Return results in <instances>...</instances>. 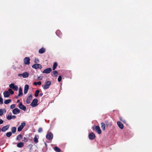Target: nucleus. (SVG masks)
Wrapping results in <instances>:
<instances>
[{"label":"nucleus","mask_w":152,"mask_h":152,"mask_svg":"<svg viewBox=\"0 0 152 152\" xmlns=\"http://www.w3.org/2000/svg\"><path fill=\"white\" fill-rule=\"evenodd\" d=\"M29 74L27 72H25L23 74H19L18 75V76L19 77L22 76L23 78H26L28 77Z\"/></svg>","instance_id":"nucleus-1"},{"label":"nucleus","mask_w":152,"mask_h":152,"mask_svg":"<svg viewBox=\"0 0 152 152\" xmlns=\"http://www.w3.org/2000/svg\"><path fill=\"white\" fill-rule=\"evenodd\" d=\"M51 83L50 81H47L45 82V85L43 87L44 89H47L49 88V86L51 85Z\"/></svg>","instance_id":"nucleus-2"},{"label":"nucleus","mask_w":152,"mask_h":152,"mask_svg":"<svg viewBox=\"0 0 152 152\" xmlns=\"http://www.w3.org/2000/svg\"><path fill=\"white\" fill-rule=\"evenodd\" d=\"M30 59L28 57H26L23 60V61L24 64L26 65H29L30 62Z\"/></svg>","instance_id":"nucleus-3"},{"label":"nucleus","mask_w":152,"mask_h":152,"mask_svg":"<svg viewBox=\"0 0 152 152\" xmlns=\"http://www.w3.org/2000/svg\"><path fill=\"white\" fill-rule=\"evenodd\" d=\"M37 102L38 100L37 99H34L30 105L32 107H34L37 105Z\"/></svg>","instance_id":"nucleus-4"},{"label":"nucleus","mask_w":152,"mask_h":152,"mask_svg":"<svg viewBox=\"0 0 152 152\" xmlns=\"http://www.w3.org/2000/svg\"><path fill=\"white\" fill-rule=\"evenodd\" d=\"M46 138L48 140H52L53 138V134L51 132H48L46 135Z\"/></svg>","instance_id":"nucleus-5"},{"label":"nucleus","mask_w":152,"mask_h":152,"mask_svg":"<svg viewBox=\"0 0 152 152\" xmlns=\"http://www.w3.org/2000/svg\"><path fill=\"white\" fill-rule=\"evenodd\" d=\"M26 124L25 122L21 123L20 125L18 127V131L20 132L22 130L24 127L25 126Z\"/></svg>","instance_id":"nucleus-6"},{"label":"nucleus","mask_w":152,"mask_h":152,"mask_svg":"<svg viewBox=\"0 0 152 152\" xmlns=\"http://www.w3.org/2000/svg\"><path fill=\"white\" fill-rule=\"evenodd\" d=\"M18 107L21 110L25 111L26 110V107L23 105L22 102H20L18 106Z\"/></svg>","instance_id":"nucleus-7"},{"label":"nucleus","mask_w":152,"mask_h":152,"mask_svg":"<svg viewBox=\"0 0 152 152\" xmlns=\"http://www.w3.org/2000/svg\"><path fill=\"white\" fill-rule=\"evenodd\" d=\"M93 129H95L96 130V132L98 134H100L101 133V130L99 126H96L95 127V128L93 127Z\"/></svg>","instance_id":"nucleus-8"},{"label":"nucleus","mask_w":152,"mask_h":152,"mask_svg":"<svg viewBox=\"0 0 152 152\" xmlns=\"http://www.w3.org/2000/svg\"><path fill=\"white\" fill-rule=\"evenodd\" d=\"M6 118L8 120H10L12 119H15L16 118V117L14 115H7Z\"/></svg>","instance_id":"nucleus-9"},{"label":"nucleus","mask_w":152,"mask_h":152,"mask_svg":"<svg viewBox=\"0 0 152 152\" xmlns=\"http://www.w3.org/2000/svg\"><path fill=\"white\" fill-rule=\"evenodd\" d=\"M95 137L94 134L93 132L90 133L88 135V137L90 140H94Z\"/></svg>","instance_id":"nucleus-10"},{"label":"nucleus","mask_w":152,"mask_h":152,"mask_svg":"<svg viewBox=\"0 0 152 152\" xmlns=\"http://www.w3.org/2000/svg\"><path fill=\"white\" fill-rule=\"evenodd\" d=\"M12 112L14 114H18L20 113V110L18 108H15L12 110Z\"/></svg>","instance_id":"nucleus-11"},{"label":"nucleus","mask_w":152,"mask_h":152,"mask_svg":"<svg viewBox=\"0 0 152 152\" xmlns=\"http://www.w3.org/2000/svg\"><path fill=\"white\" fill-rule=\"evenodd\" d=\"M51 69L50 68H49L44 70L43 71L42 73H49L51 72Z\"/></svg>","instance_id":"nucleus-12"},{"label":"nucleus","mask_w":152,"mask_h":152,"mask_svg":"<svg viewBox=\"0 0 152 152\" xmlns=\"http://www.w3.org/2000/svg\"><path fill=\"white\" fill-rule=\"evenodd\" d=\"M3 95L5 98H8L10 94L8 91H6L3 93Z\"/></svg>","instance_id":"nucleus-13"},{"label":"nucleus","mask_w":152,"mask_h":152,"mask_svg":"<svg viewBox=\"0 0 152 152\" xmlns=\"http://www.w3.org/2000/svg\"><path fill=\"white\" fill-rule=\"evenodd\" d=\"M32 99V96L31 94L27 98L26 100V102L27 104H29L30 103L31 100Z\"/></svg>","instance_id":"nucleus-14"},{"label":"nucleus","mask_w":152,"mask_h":152,"mask_svg":"<svg viewBox=\"0 0 152 152\" xmlns=\"http://www.w3.org/2000/svg\"><path fill=\"white\" fill-rule=\"evenodd\" d=\"M29 89V86L28 85H26L24 86V94H26Z\"/></svg>","instance_id":"nucleus-15"},{"label":"nucleus","mask_w":152,"mask_h":152,"mask_svg":"<svg viewBox=\"0 0 152 152\" xmlns=\"http://www.w3.org/2000/svg\"><path fill=\"white\" fill-rule=\"evenodd\" d=\"M9 125L4 126L2 128L1 130L3 132H5L9 129Z\"/></svg>","instance_id":"nucleus-16"},{"label":"nucleus","mask_w":152,"mask_h":152,"mask_svg":"<svg viewBox=\"0 0 152 152\" xmlns=\"http://www.w3.org/2000/svg\"><path fill=\"white\" fill-rule=\"evenodd\" d=\"M117 124L118 126L121 129H122L124 128V126L123 124L120 121H118L117 122Z\"/></svg>","instance_id":"nucleus-17"},{"label":"nucleus","mask_w":152,"mask_h":152,"mask_svg":"<svg viewBox=\"0 0 152 152\" xmlns=\"http://www.w3.org/2000/svg\"><path fill=\"white\" fill-rule=\"evenodd\" d=\"M45 48H42L39 50V53L40 54H42L44 53L45 52Z\"/></svg>","instance_id":"nucleus-18"},{"label":"nucleus","mask_w":152,"mask_h":152,"mask_svg":"<svg viewBox=\"0 0 152 152\" xmlns=\"http://www.w3.org/2000/svg\"><path fill=\"white\" fill-rule=\"evenodd\" d=\"M58 75V73L57 71H54L51 73V75L53 77H57Z\"/></svg>","instance_id":"nucleus-19"},{"label":"nucleus","mask_w":152,"mask_h":152,"mask_svg":"<svg viewBox=\"0 0 152 152\" xmlns=\"http://www.w3.org/2000/svg\"><path fill=\"white\" fill-rule=\"evenodd\" d=\"M23 93L22 91V89L21 87H20L19 89L18 96H23Z\"/></svg>","instance_id":"nucleus-20"},{"label":"nucleus","mask_w":152,"mask_h":152,"mask_svg":"<svg viewBox=\"0 0 152 152\" xmlns=\"http://www.w3.org/2000/svg\"><path fill=\"white\" fill-rule=\"evenodd\" d=\"M39 66H40L39 65V64H33L32 66V67L35 69H37L38 68H39Z\"/></svg>","instance_id":"nucleus-21"},{"label":"nucleus","mask_w":152,"mask_h":152,"mask_svg":"<svg viewBox=\"0 0 152 152\" xmlns=\"http://www.w3.org/2000/svg\"><path fill=\"white\" fill-rule=\"evenodd\" d=\"M39 136L38 135H36L35 136V137H34V141L35 142V143H37L38 141V139H39Z\"/></svg>","instance_id":"nucleus-22"},{"label":"nucleus","mask_w":152,"mask_h":152,"mask_svg":"<svg viewBox=\"0 0 152 152\" xmlns=\"http://www.w3.org/2000/svg\"><path fill=\"white\" fill-rule=\"evenodd\" d=\"M24 146L23 143V142H20L17 144V146L18 148H21Z\"/></svg>","instance_id":"nucleus-23"},{"label":"nucleus","mask_w":152,"mask_h":152,"mask_svg":"<svg viewBox=\"0 0 152 152\" xmlns=\"http://www.w3.org/2000/svg\"><path fill=\"white\" fill-rule=\"evenodd\" d=\"M101 128L103 130H105V124L103 122L101 123Z\"/></svg>","instance_id":"nucleus-24"},{"label":"nucleus","mask_w":152,"mask_h":152,"mask_svg":"<svg viewBox=\"0 0 152 152\" xmlns=\"http://www.w3.org/2000/svg\"><path fill=\"white\" fill-rule=\"evenodd\" d=\"M11 131L13 133H15L16 131V128L15 127H13L11 128Z\"/></svg>","instance_id":"nucleus-25"},{"label":"nucleus","mask_w":152,"mask_h":152,"mask_svg":"<svg viewBox=\"0 0 152 152\" xmlns=\"http://www.w3.org/2000/svg\"><path fill=\"white\" fill-rule=\"evenodd\" d=\"M57 66V64L56 62H54L53 63V70H55Z\"/></svg>","instance_id":"nucleus-26"},{"label":"nucleus","mask_w":152,"mask_h":152,"mask_svg":"<svg viewBox=\"0 0 152 152\" xmlns=\"http://www.w3.org/2000/svg\"><path fill=\"white\" fill-rule=\"evenodd\" d=\"M11 101V100L10 99H8L5 100L4 101V103L5 104H7L10 103Z\"/></svg>","instance_id":"nucleus-27"},{"label":"nucleus","mask_w":152,"mask_h":152,"mask_svg":"<svg viewBox=\"0 0 152 152\" xmlns=\"http://www.w3.org/2000/svg\"><path fill=\"white\" fill-rule=\"evenodd\" d=\"M22 136L21 134H20L18 135L17 137V140H20L22 139Z\"/></svg>","instance_id":"nucleus-28"},{"label":"nucleus","mask_w":152,"mask_h":152,"mask_svg":"<svg viewBox=\"0 0 152 152\" xmlns=\"http://www.w3.org/2000/svg\"><path fill=\"white\" fill-rule=\"evenodd\" d=\"M54 150L55 151L57 152H59L61 151L60 149L57 147H54Z\"/></svg>","instance_id":"nucleus-29"},{"label":"nucleus","mask_w":152,"mask_h":152,"mask_svg":"<svg viewBox=\"0 0 152 152\" xmlns=\"http://www.w3.org/2000/svg\"><path fill=\"white\" fill-rule=\"evenodd\" d=\"M39 92V90H37L35 92V96L36 97H37Z\"/></svg>","instance_id":"nucleus-30"},{"label":"nucleus","mask_w":152,"mask_h":152,"mask_svg":"<svg viewBox=\"0 0 152 152\" xmlns=\"http://www.w3.org/2000/svg\"><path fill=\"white\" fill-rule=\"evenodd\" d=\"M12 135V132H8L6 133V136L8 137H10Z\"/></svg>","instance_id":"nucleus-31"},{"label":"nucleus","mask_w":152,"mask_h":152,"mask_svg":"<svg viewBox=\"0 0 152 152\" xmlns=\"http://www.w3.org/2000/svg\"><path fill=\"white\" fill-rule=\"evenodd\" d=\"M34 84L35 86H37V85H40L41 84V83L40 81H38V82H35L34 83Z\"/></svg>","instance_id":"nucleus-32"},{"label":"nucleus","mask_w":152,"mask_h":152,"mask_svg":"<svg viewBox=\"0 0 152 152\" xmlns=\"http://www.w3.org/2000/svg\"><path fill=\"white\" fill-rule=\"evenodd\" d=\"M15 86V84L14 83H11L9 87L11 89V88L13 89V88H14Z\"/></svg>","instance_id":"nucleus-33"},{"label":"nucleus","mask_w":152,"mask_h":152,"mask_svg":"<svg viewBox=\"0 0 152 152\" xmlns=\"http://www.w3.org/2000/svg\"><path fill=\"white\" fill-rule=\"evenodd\" d=\"M8 91L10 92V94H14V91L11 88H9L8 89Z\"/></svg>","instance_id":"nucleus-34"},{"label":"nucleus","mask_w":152,"mask_h":152,"mask_svg":"<svg viewBox=\"0 0 152 152\" xmlns=\"http://www.w3.org/2000/svg\"><path fill=\"white\" fill-rule=\"evenodd\" d=\"M56 33L57 35L59 36V35H60V34H61V32L60 30H58L56 31Z\"/></svg>","instance_id":"nucleus-35"},{"label":"nucleus","mask_w":152,"mask_h":152,"mask_svg":"<svg viewBox=\"0 0 152 152\" xmlns=\"http://www.w3.org/2000/svg\"><path fill=\"white\" fill-rule=\"evenodd\" d=\"M15 91H17L18 89V87L17 86L15 85L13 89Z\"/></svg>","instance_id":"nucleus-36"},{"label":"nucleus","mask_w":152,"mask_h":152,"mask_svg":"<svg viewBox=\"0 0 152 152\" xmlns=\"http://www.w3.org/2000/svg\"><path fill=\"white\" fill-rule=\"evenodd\" d=\"M15 104H12L10 106V108L11 109H13L15 107Z\"/></svg>","instance_id":"nucleus-37"},{"label":"nucleus","mask_w":152,"mask_h":152,"mask_svg":"<svg viewBox=\"0 0 152 152\" xmlns=\"http://www.w3.org/2000/svg\"><path fill=\"white\" fill-rule=\"evenodd\" d=\"M62 79V77L61 76H60L58 77V81L59 82L61 81Z\"/></svg>","instance_id":"nucleus-38"},{"label":"nucleus","mask_w":152,"mask_h":152,"mask_svg":"<svg viewBox=\"0 0 152 152\" xmlns=\"http://www.w3.org/2000/svg\"><path fill=\"white\" fill-rule=\"evenodd\" d=\"M39 62V60L37 58H35L34 61V62L36 64Z\"/></svg>","instance_id":"nucleus-39"},{"label":"nucleus","mask_w":152,"mask_h":152,"mask_svg":"<svg viewBox=\"0 0 152 152\" xmlns=\"http://www.w3.org/2000/svg\"><path fill=\"white\" fill-rule=\"evenodd\" d=\"M3 111L2 109H0V116H1L3 115Z\"/></svg>","instance_id":"nucleus-40"},{"label":"nucleus","mask_w":152,"mask_h":152,"mask_svg":"<svg viewBox=\"0 0 152 152\" xmlns=\"http://www.w3.org/2000/svg\"><path fill=\"white\" fill-rule=\"evenodd\" d=\"M42 129L41 128H39L38 130V132H42Z\"/></svg>","instance_id":"nucleus-41"},{"label":"nucleus","mask_w":152,"mask_h":152,"mask_svg":"<svg viewBox=\"0 0 152 152\" xmlns=\"http://www.w3.org/2000/svg\"><path fill=\"white\" fill-rule=\"evenodd\" d=\"M121 121L122 122L124 123H126V121L124 119H122V120H121Z\"/></svg>","instance_id":"nucleus-42"},{"label":"nucleus","mask_w":152,"mask_h":152,"mask_svg":"<svg viewBox=\"0 0 152 152\" xmlns=\"http://www.w3.org/2000/svg\"><path fill=\"white\" fill-rule=\"evenodd\" d=\"M3 123V121L1 119H0V124H2Z\"/></svg>","instance_id":"nucleus-43"},{"label":"nucleus","mask_w":152,"mask_h":152,"mask_svg":"<svg viewBox=\"0 0 152 152\" xmlns=\"http://www.w3.org/2000/svg\"><path fill=\"white\" fill-rule=\"evenodd\" d=\"M37 78L38 79H40V80H42V77H41L40 76H39V77H37Z\"/></svg>","instance_id":"nucleus-44"},{"label":"nucleus","mask_w":152,"mask_h":152,"mask_svg":"<svg viewBox=\"0 0 152 152\" xmlns=\"http://www.w3.org/2000/svg\"><path fill=\"white\" fill-rule=\"evenodd\" d=\"M43 95V93L42 92H41L40 93L39 95L40 96H42Z\"/></svg>","instance_id":"nucleus-45"},{"label":"nucleus","mask_w":152,"mask_h":152,"mask_svg":"<svg viewBox=\"0 0 152 152\" xmlns=\"http://www.w3.org/2000/svg\"><path fill=\"white\" fill-rule=\"evenodd\" d=\"M39 65L40 66H39V68H40V69H41L42 68V66H41V65L40 64H39Z\"/></svg>","instance_id":"nucleus-46"},{"label":"nucleus","mask_w":152,"mask_h":152,"mask_svg":"<svg viewBox=\"0 0 152 152\" xmlns=\"http://www.w3.org/2000/svg\"><path fill=\"white\" fill-rule=\"evenodd\" d=\"M19 96H18V95L15 97L16 99H18Z\"/></svg>","instance_id":"nucleus-47"},{"label":"nucleus","mask_w":152,"mask_h":152,"mask_svg":"<svg viewBox=\"0 0 152 152\" xmlns=\"http://www.w3.org/2000/svg\"><path fill=\"white\" fill-rule=\"evenodd\" d=\"M120 119L121 121V120H122V119H123L122 118H120Z\"/></svg>","instance_id":"nucleus-48"},{"label":"nucleus","mask_w":152,"mask_h":152,"mask_svg":"<svg viewBox=\"0 0 152 152\" xmlns=\"http://www.w3.org/2000/svg\"><path fill=\"white\" fill-rule=\"evenodd\" d=\"M20 102V100H18L17 101V102L18 103V102Z\"/></svg>","instance_id":"nucleus-49"},{"label":"nucleus","mask_w":152,"mask_h":152,"mask_svg":"<svg viewBox=\"0 0 152 152\" xmlns=\"http://www.w3.org/2000/svg\"><path fill=\"white\" fill-rule=\"evenodd\" d=\"M1 129L0 128V132H1Z\"/></svg>","instance_id":"nucleus-50"}]
</instances>
